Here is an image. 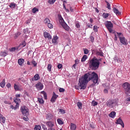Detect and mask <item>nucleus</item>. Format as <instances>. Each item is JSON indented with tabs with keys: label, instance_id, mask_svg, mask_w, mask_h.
Returning <instances> with one entry per match:
<instances>
[{
	"label": "nucleus",
	"instance_id": "nucleus-6",
	"mask_svg": "<svg viewBox=\"0 0 130 130\" xmlns=\"http://www.w3.org/2000/svg\"><path fill=\"white\" fill-rule=\"evenodd\" d=\"M105 25L110 33H112V31H113V30L112 29V28H113V24H112V23H111V21H107L105 23Z\"/></svg>",
	"mask_w": 130,
	"mask_h": 130
},
{
	"label": "nucleus",
	"instance_id": "nucleus-60",
	"mask_svg": "<svg viewBox=\"0 0 130 130\" xmlns=\"http://www.w3.org/2000/svg\"><path fill=\"white\" fill-rule=\"evenodd\" d=\"M6 86L7 88H11V87H12V85H11V83H8Z\"/></svg>",
	"mask_w": 130,
	"mask_h": 130
},
{
	"label": "nucleus",
	"instance_id": "nucleus-46",
	"mask_svg": "<svg viewBox=\"0 0 130 130\" xmlns=\"http://www.w3.org/2000/svg\"><path fill=\"white\" fill-rule=\"evenodd\" d=\"M93 31L95 32H98V26H97V25H94L93 26Z\"/></svg>",
	"mask_w": 130,
	"mask_h": 130
},
{
	"label": "nucleus",
	"instance_id": "nucleus-50",
	"mask_svg": "<svg viewBox=\"0 0 130 130\" xmlns=\"http://www.w3.org/2000/svg\"><path fill=\"white\" fill-rule=\"evenodd\" d=\"M42 127L44 130H47V127H46V125L42 124Z\"/></svg>",
	"mask_w": 130,
	"mask_h": 130
},
{
	"label": "nucleus",
	"instance_id": "nucleus-24",
	"mask_svg": "<svg viewBox=\"0 0 130 130\" xmlns=\"http://www.w3.org/2000/svg\"><path fill=\"white\" fill-rule=\"evenodd\" d=\"M70 128L71 130H76L77 125L75 124L72 123L70 125Z\"/></svg>",
	"mask_w": 130,
	"mask_h": 130
},
{
	"label": "nucleus",
	"instance_id": "nucleus-53",
	"mask_svg": "<svg viewBox=\"0 0 130 130\" xmlns=\"http://www.w3.org/2000/svg\"><path fill=\"white\" fill-rule=\"evenodd\" d=\"M59 112H60L61 113H62L63 114H64V113H66V111H64L63 109H60Z\"/></svg>",
	"mask_w": 130,
	"mask_h": 130
},
{
	"label": "nucleus",
	"instance_id": "nucleus-8",
	"mask_svg": "<svg viewBox=\"0 0 130 130\" xmlns=\"http://www.w3.org/2000/svg\"><path fill=\"white\" fill-rule=\"evenodd\" d=\"M91 52L93 54H96V56H101V57L104 56L103 52L101 50H98L97 49L91 50Z\"/></svg>",
	"mask_w": 130,
	"mask_h": 130
},
{
	"label": "nucleus",
	"instance_id": "nucleus-27",
	"mask_svg": "<svg viewBox=\"0 0 130 130\" xmlns=\"http://www.w3.org/2000/svg\"><path fill=\"white\" fill-rule=\"evenodd\" d=\"M16 6H17V4L15 3H11L9 7L11 9H15L16 8Z\"/></svg>",
	"mask_w": 130,
	"mask_h": 130
},
{
	"label": "nucleus",
	"instance_id": "nucleus-45",
	"mask_svg": "<svg viewBox=\"0 0 130 130\" xmlns=\"http://www.w3.org/2000/svg\"><path fill=\"white\" fill-rule=\"evenodd\" d=\"M47 26L50 29H52V28H53V25H52V24L50 23V22L49 23H48Z\"/></svg>",
	"mask_w": 130,
	"mask_h": 130
},
{
	"label": "nucleus",
	"instance_id": "nucleus-2",
	"mask_svg": "<svg viewBox=\"0 0 130 130\" xmlns=\"http://www.w3.org/2000/svg\"><path fill=\"white\" fill-rule=\"evenodd\" d=\"M88 64L91 70L96 71V70L99 68V66H100V62L98 58H93L88 62Z\"/></svg>",
	"mask_w": 130,
	"mask_h": 130
},
{
	"label": "nucleus",
	"instance_id": "nucleus-51",
	"mask_svg": "<svg viewBox=\"0 0 130 130\" xmlns=\"http://www.w3.org/2000/svg\"><path fill=\"white\" fill-rule=\"evenodd\" d=\"M59 92H60V93H63V92H64V89L62 88H60L59 89Z\"/></svg>",
	"mask_w": 130,
	"mask_h": 130
},
{
	"label": "nucleus",
	"instance_id": "nucleus-58",
	"mask_svg": "<svg viewBox=\"0 0 130 130\" xmlns=\"http://www.w3.org/2000/svg\"><path fill=\"white\" fill-rule=\"evenodd\" d=\"M57 68H58V69H61V68H62V64H58L57 65Z\"/></svg>",
	"mask_w": 130,
	"mask_h": 130
},
{
	"label": "nucleus",
	"instance_id": "nucleus-39",
	"mask_svg": "<svg viewBox=\"0 0 130 130\" xmlns=\"http://www.w3.org/2000/svg\"><path fill=\"white\" fill-rule=\"evenodd\" d=\"M14 101L15 102V103L16 104V105L19 104V102H20L21 101V100H20V99H14Z\"/></svg>",
	"mask_w": 130,
	"mask_h": 130
},
{
	"label": "nucleus",
	"instance_id": "nucleus-34",
	"mask_svg": "<svg viewBox=\"0 0 130 130\" xmlns=\"http://www.w3.org/2000/svg\"><path fill=\"white\" fill-rule=\"evenodd\" d=\"M20 35H21V32H16L15 34V36H14L15 39H17V38H18V37H19V36H20Z\"/></svg>",
	"mask_w": 130,
	"mask_h": 130
},
{
	"label": "nucleus",
	"instance_id": "nucleus-18",
	"mask_svg": "<svg viewBox=\"0 0 130 130\" xmlns=\"http://www.w3.org/2000/svg\"><path fill=\"white\" fill-rule=\"evenodd\" d=\"M40 79V76H39V74H36L34 77L32 78L31 81H38V80Z\"/></svg>",
	"mask_w": 130,
	"mask_h": 130
},
{
	"label": "nucleus",
	"instance_id": "nucleus-19",
	"mask_svg": "<svg viewBox=\"0 0 130 130\" xmlns=\"http://www.w3.org/2000/svg\"><path fill=\"white\" fill-rule=\"evenodd\" d=\"M6 122V117H4L3 115H0V123H5Z\"/></svg>",
	"mask_w": 130,
	"mask_h": 130
},
{
	"label": "nucleus",
	"instance_id": "nucleus-16",
	"mask_svg": "<svg viewBox=\"0 0 130 130\" xmlns=\"http://www.w3.org/2000/svg\"><path fill=\"white\" fill-rule=\"evenodd\" d=\"M57 40H58V37L54 36L53 38L52 39V42L54 44H57Z\"/></svg>",
	"mask_w": 130,
	"mask_h": 130
},
{
	"label": "nucleus",
	"instance_id": "nucleus-14",
	"mask_svg": "<svg viewBox=\"0 0 130 130\" xmlns=\"http://www.w3.org/2000/svg\"><path fill=\"white\" fill-rule=\"evenodd\" d=\"M43 35L45 38H48V39L49 40L51 39L52 38V37H51L50 34L48 33V32H44Z\"/></svg>",
	"mask_w": 130,
	"mask_h": 130
},
{
	"label": "nucleus",
	"instance_id": "nucleus-3",
	"mask_svg": "<svg viewBox=\"0 0 130 130\" xmlns=\"http://www.w3.org/2000/svg\"><path fill=\"white\" fill-rule=\"evenodd\" d=\"M122 87L124 90L125 93L126 95H130V84L127 82H125L122 84Z\"/></svg>",
	"mask_w": 130,
	"mask_h": 130
},
{
	"label": "nucleus",
	"instance_id": "nucleus-13",
	"mask_svg": "<svg viewBox=\"0 0 130 130\" xmlns=\"http://www.w3.org/2000/svg\"><path fill=\"white\" fill-rule=\"evenodd\" d=\"M14 88L16 91H22L23 90V88H21L20 85H18L16 83L14 84Z\"/></svg>",
	"mask_w": 130,
	"mask_h": 130
},
{
	"label": "nucleus",
	"instance_id": "nucleus-36",
	"mask_svg": "<svg viewBox=\"0 0 130 130\" xmlns=\"http://www.w3.org/2000/svg\"><path fill=\"white\" fill-rule=\"evenodd\" d=\"M38 101L41 104H43L44 103V101H43V99L42 98H38Z\"/></svg>",
	"mask_w": 130,
	"mask_h": 130
},
{
	"label": "nucleus",
	"instance_id": "nucleus-11",
	"mask_svg": "<svg viewBox=\"0 0 130 130\" xmlns=\"http://www.w3.org/2000/svg\"><path fill=\"white\" fill-rule=\"evenodd\" d=\"M44 87V86L43 85V84L41 83V82H38L36 85V87L39 91H40V90H42Z\"/></svg>",
	"mask_w": 130,
	"mask_h": 130
},
{
	"label": "nucleus",
	"instance_id": "nucleus-37",
	"mask_svg": "<svg viewBox=\"0 0 130 130\" xmlns=\"http://www.w3.org/2000/svg\"><path fill=\"white\" fill-rule=\"evenodd\" d=\"M57 121L58 124H60V125L63 124V121H62V120H61V119L59 118L57 119Z\"/></svg>",
	"mask_w": 130,
	"mask_h": 130
},
{
	"label": "nucleus",
	"instance_id": "nucleus-64",
	"mask_svg": "<svg viewBox=\"0 0 130 130\" xmlns=\"http://www.w3.org/2000/svg\"><path fill=\"white\" fill-rule=\"evenodd\" d=\"M89 21L90 22V23H93V19H92V18H90V19H89Z\"/></svg>",
	"mask_w": 130,
	"mask_h": 130
},
{
	"label": "nucleus",
	"instance_id": "nucleus-31",
	"mask_svg": "<svg viewBox=\"0 0 130 130\" xmlns=\"http://www.w3.org/2000/svg\"><path fill=\"white\" fill-rule=\"evenodd\" d=\"M87 58V55H84L83 57L81 58V61L82 62L84 61H86V59Z\"/></svg>",
	"mask_w": 130,
	"mask_h": 130
},
{
	"label": "nucleus",
	"instance_id": "nucleus-54",
	"mask_svg": "<svg viewBox=\"0 0 130 130\" xmlns=\"http://www.w3.org/2000/svg\"><path fill=\"white\" fill-rule=\"evenodd\" d=\"M16 47H13L10 49V51L11 52L16 51Z\"/></svg>",
	"mask_w": 130,
	"mask_h": 130
},
{
	"label": "nucleus",
	"instance_id": "nucleus-63",
	"mask_svg": "<svg viewBox=\"0 0 130 130\" xmlns=\"http://www.w3.org/2000/svg\"><path fill=\"white\" fill-rule=\"evenodd\" d=\"M76 27L77 28H80V24H79V23H76Z\"/></svg>",
	"mask_w": 130,
	"mask_h": 130
},
{
	"label": "nucleus",
	"instance_id": "nucleus-28",
	"mask_svg": "<svg viewBox=\"0 0 130 130\" xmlns=\"http://www.w3.org/2000/svg\"><path fill=\"white\" fill-rule=\"evenodd\" d=\"M77 106H78L79 109H82V108L83 107V104H82V103L78 102L77 103Z\"/></svg>",
	"mask_w": 130,
	"mask_h": 130
},
{
	"label": "nucleus",
	"instance_id": "nucleus-35",
	"mask_svg": "<svg viewBox=\"0 0 130 130\" xmlns=\"http://www.w3.org/2000/svg\"><path fill=\"white\" fill-rule=\"evenodd\" d=\"M51 68H52V65L51 64H48L47 67L48 72H51Z\"/></svg>",
	"mask_w": 130,
	"mask_h": 130
},
{
	"label": "nucleus",
	"instance_id": "nucleus-55",
	"mask_svg": "<svg viewBox=\"0 0 130 130\" xmlns=\"http://www.w3.org/2000/svg\"><path fill=\"white\" fill-rule=\"evenodd\" d=\"M21 45H22L23 47H25V46H26V42L25 41L22 42Z\"/></svg>",
	"mask_w": 130,
	"mask_h": 130
},
{
	"label": "nucleus",
	"instance_id": "nucleus-48",
	"mask_svg": "<svg viewBox=\"0 0 130 130\" xmlns=\"http://www.w3.org/2000/svg\"><path fill=\"white\" fill-rule=\"evenodd\" d=\"M31 63L35 67L37 66V62H36V61L34 60L31 61Z\"/></svg>",
	"mask_w": 130,
	"mask_h": 130
},
{
	"label": "nucleus",
	"instance_id": "nucleus-56",
	"mask_svg": "<svg viewBox=\"0 0 130 130\" xmlns=\"http://www.w3.org/2000/svg\"><path fill=\"white\" fill-rule=\"evenodd\" d=\"M108 90H109V89L105 88V89H104V92L105 94H107V93H108Z\"/></svg>",
	"mask_w": 130,
	"mask_h": 130
},
{
	"label": "nucleus",
	"instance_id": "nucleus-42",
	"mask_svg": "<svg viewBox=\"0 0 130 130\" xmlns=\"http://www.w3.org/2000/svg\"><path fill=\"white\" fill-rule=\"evenodd\" d=\"M106 4H107V9H108V10H111V7L110 6V4L109 3H108L107 1H106Z\"/></svg>",
	"mask_w": 130,
	"mask_h": 130
},
{
	"label": "nucleus",
	"instance_id": "nucleus-26",
	"mask_svg": "<svg viewBox=\"0 0 130 130\" xmlns=\"http://www.w3.org/2000/svg\"><path fill=\"white\" fill-rule=\"evenodd\" d=\"M6 85V80L4 79L0 83V86L2 88H4Z\"/></svg>",
	"mask_w": 130,
	"mask_h": 130
},
{
	"label": "nucleus",
	"instance_id": "nucleus-17",
	"mask_svg": "<svg viewBox=\"0 0 130 130\" xmlns=\"http://www.w3.org/2000/svg\"><path fill=\"white\" fill-rule=\"evenodd\" d=\"M46 125H47V126L48 127H50V128L53 127V125H54V124L53 123V121H50L46 122Z\"/></svg>",
	"mask_w": 130,
	"mask_h": 130
},
{
	"label": "nucleus",
	"instance_id": "nucleus-22",
	"mask_svg": "<svg viewBox=\"0 0 130 130\" xmlns=\"http://www.w3.org/2000/svg\"><path fill=\"white\" fill-rule=\"evenodd\" d=\"M102 86L105 89H110V84L109 83L103 84Z\"/></svg>",
	"mask_w": 130,
	"mask_h": 130
},
{
	"label": "nucleus",
	"instance_id": "nucleus-52",
	"mask_svg": "<svg viewBox=\"0 0 130 130\" xmlns=\"http://www.w3.org/2000/svg\"><path fill=\"white\" fill-rule=\"evenodd\" d=\"M66 4H67V1H64L63 2V9H64V10H66V9H67V8H66Z\"/></svg>",
	"mask_w": 130,
	"mask_h": 130
},
{
	"label": "nucleus",
	"instance_id": "nucleus-41",
	"mask_svg": "<svg viewBox=\"0 0 130 130\" xmlns=\"http://www.w3.org/2000/svg\"><path fill=\"white\" fill-rule=\"evenodd\" d=\"M39 11V10L36 8H34L32 9V12L33 13V14H35L36 12H38Z\"/></svg>",
	"mask_w": 130,
	"mask_h": 130
},
{
	"label": "nucleus",
	"instance_id": "nucleus-23",
	"mask_svg": "<svg viewBox=\"0 0 130 130\" xmlns=\"http://www.w3.org/2000/svg\"><path fill=\"white\" fill-rule=\"evenodd\" d=\"M114 60L115 61H117L118 63H121V62H122V59L118 58L116 56L114 58Z\"/></svg>",
	"mask_w": 130,
	"mask_h": 130
},
{
	"label": "nucleus",
	"instance_id": "nucleus-30",
	"mask_svg": "<svg viewBox=\"0 0 130 130\" xmlns=\"http://www.w3.org/2000/svg\"><path fill=\"white\" fill-rule=\"evenodd\" d=\"M41 93L43 94L45 99L46 100L47 99V94L44 91H41Z\"/></svg>",
	"mask_w": 130,
	"mask_h": 130
},
{
	"label": "nucleus",
	"instance_id": "nucleus-59",
	"mask_svg": "<svg viewBox=\"0 0 130 130\" xmlns=\"http://www.w3.org/2000/svg\"><path fill=\"white\" fill-rule=\"evenodd\" d=\"M23 119L25 121H28L29 120V118H28L27 116H26V117H23Z\"/></svg>",
	"mask_w": 130,
	"mask_h": 130
},
{
	"label": "nucleus",
	"instance_id": "nucleus-43",
	"mask_svg": "<svg viewBox=\"0 0 130 130\" xmlns=\"http://www.w3.org/2000/svg\"><path fill=\"white\" fill-rule=\"evenodd\" d=\"M117 36L119 38V39H120V38H121L122 37V34H121V32H117Z\"/></svg>",
	"mask_w": 130,
	"mask_h": 130
},
{
	"label": "nucleus",
	"instance_id": "nucleus-38",
	"mask_svg": "<svg viewBox=\"0 0 130 130\" xmlns=\"http://www.w3.org/2000/svg\"><path fill=\"white\" fill-rule=\"evenodd\" d=\"M86 29H88V28H92V27H93V25L90 23H86Z\"/></svg>",
	"mask_w": 130,
	"mask_h": 130
},
{
	"label": "nucleus",
	"instance_id": "nucleus-57",
	"mask_svg": "<svg viewBox=\"0 0 130 130\" xmlns=\"http://www.w3.org/2000/svg\"><path fill=\"white\" fill-rule=\"evenodd\" d=\"M18 108H19V104L16 105L15 107H14L13 109L14 110H17V109H18Z\"/></svg>",
	"mask_w": 130,
	"mask_h": 130
},
{
	"label": "nucleus",
	"instance_id": "nucleus-5",
	"mask_svg": "<svg viewBox=\"0 0 130 130\" xmlns=\"http://www.w3.org/2000/svg\"><path fill=\"white\" fill-rule=\"evenodd\" d=\"M21 113L24 116H28L29 115V109L25 106H22L20 108Z\"/></svg>",
	"mask_w": 130,
	"mask_h": 130
},
{
	"label": "nucleus",
	"instance_id": "nucleus-25",
	"mask_svg": "<svg viewBox=\"0 0 130 130\" xmlns=\"http://www.w3.org/2000/svg\"><path fill=\"white\" fill-rule=\"evenodd\" d=\"M113 11L114 12V13L115 14H116V15H117V16L118 15H119L120 14V12H119V11H118V9H117L116 8H114L113 9Z\"/></svg>",
	"mask_w": 130,
	"mask_h": 130
},
{
	"label": "nucleus",
	"instance_id": "nucleus-10",
	"mask_svg": "<svg viewBox=\"0 0 130 130\" xmlns=\"http://www.w3.org/2000/svg\"><path fill=\"white\" fill-rule=\"evenodd\" d=\"M58 98V95H56L55 92H53V95L50 100L51 102H52V103H54V102H55V101H56V99H57Z\"/></svg>",
	"mask_w": 130,
	"mask_h": 130
},
{
	"label": "nucleus",
	"instance_id": "nucleus-33",
	"mask_svg": "<svg viewBox=\"0 0 130 130\" xmlns=\"http://www.w3.org/2000/svg\"><path fill=\"white\" fill-rule=\"evenodd\" d=\"M41 129V126L40 125H36L35 126V130H40Z\"/></svg>",
	"mask_w": 130,
	"mask_h": 130
},
{
	"label": "nucleus",
	"instance_id": "nucleus-49",
	"mask_svg": "<svg viewBox=\"0 0 130 130\" xmlns=\"http://www.w3.org/2000/svg\"><path fill=\"white\" fill-rule=\"evenodd\" d=\"M48 3L50 5H53V4L55 3V1H48Z\"/></svg>",
	"mask_w": 130,
	"mask_h": 130
},
{
	"label": "nucleus",
	"instance_id": "nucleus-29",
	"mask_svg": "<svg viewBox=\"0 0 130 130\" xmlns=\"http://www.w3.org/2000/svg\"><path fill=\"white\" fill-rule=\"evenodd\" d=\"M44 23H45V24H48L49 23H50V20L49 19H48V18H46L44 19Z\"/></svg>",
	"mask_w": 130,
	"mask_h": 130
},
{
	"label": "nucleus",
	"instance_id": "nucleus-47",
	"mask_svg": "<svg viewBox=\"0 0 130 130\" xmlns=\"http://www.w3.org/2000/svg\"><path fill=\"white\" fill-rule=\"evenodd\" d=\"M83 51L84 54H88V53H89V50L87 49H83Z\"/></svg>",
	"mask_w": 130,
	"mask_h": 130
},
{
	"label": "nucleus",
	"instance_id": "nucleus-21",
	"mask_svg": "<svg viewBox=\"0 0 130 130\" xmlns=\"http://www.w3.org/2000/svg\"><path fill=\"white\" fill-rule=\"evenodd\" d=\"M24 61H25V60L24 59L20 58L18 59V63L19 64V66H22Z\"/></svg>",
	"mask_w": 130,
	"mask_h": 130
},
{
	"label": "nucleus",
	"instance_id": "nucleus-40",
	"mask_svg": "<svg viewBox=\"0 0 130 130\" xmlns=\"http://www.w3.org/2000/svg\"><path fill=\"white\" fill-rule=\"evenodd\" d=\"M8 54V52H2L1 53V56H7Z\"/></svg>",
	"mask_w": 130,
	"mask_h": 130
},
{
	"label": "nucleus",
	"instance_id": "nucleus-1",
	"mask_svg": "<svg viewBox=\"0 0 130 130\" xmlns=\"http://www.w3.org/2000/svg\"><path fill=\"white\" fill-rule=\"evenodd\" d=\"M98 74L95 72H89L84 75V78L79 79V85H75L76 90H85L86 85L88 84L89 81H92L95 84H98Z\"/></svg>",
	"mask_w": 130,
	"mask_h": 130
},
{
	"label": "nucleus",
	"instance_id": "nucleus-62",
	"mask_svg": "<svg viewBox=\"0 0 130 130\" xmlns=\"http://www.w3.org/2000/svg\"><path fill=\"white\" fill-rule=\"evenodd\" d=\"M77 66V64H74L73 67H72V68H73V70H76V67Z\"/></svg>",
	"mask_w": 130,
	"mask_h": 130
},
{
	"label": "nucleus",
	"instance_id": "nucleus-7",
	"mask_svg": "<svg viewBox=\"0 0 130 130\" xmlns=\"http://www.w3.org/2000/svg\"><path fill=\"white\" fill-rule=\"evenodd\" d=\"M59 22L62 23L61 25L63 28L66 30V31H70L71 30V28L70 26H69V25H67L66 22H64V20H63V18H62V17H61Z\"/></svg>",
	"mask_w": 130,
	"mask_h": 130
},
{
	"label": "nucleus",
	"instance_id": "nucleus-9",
	"mask_svg": "<svg viewBox=\"0 0 130 130\" xmlns=\"http://www.w3.org/2000/svg\"><path fill=\"white\" fill-rule=\"evenodd\" d=\"M120 43L123 44V45H127V40L124 38V37H122L120 38L119 39Z\"/></svg>",
	"mask_w": 130,
	"mask_h": 130
},
{
	"label": "nucleus",
	"instance_id": "nucleus-44",
	"mask_svg": "<svg viewBox=\"0 0 130 130\" xmlns=\"http://www.w3.org/2000/svg\"><path fill=\"white\" fill-rule=\"evenodd\" d=\"M92 105L93 106H96V105H98V103L97 102H95V101H92Z\"/></svg>",
	"mask_w": 130,
	"mask_h": 130
},
{
	"label": "nucleus",
	"instance_id": "nucleus-4",
	"mask_svg": "<svg viewBox=\"0 0 130 130\" xmlns=\"http://www.w3.org/2000/svg\"><path fill=\"white\" fill-rule=\"evenodd\" d=\"M106 103L107 106L109 108H113L116 105H117V102L115 100H109Z\"/></svg>",
	"mask_w": 130,
	"mask_h": 130
},
{
	"label": "nucleus",
	"instance_id": "nucleus-15",
	"mask_svg": "<svg viewBox=\"0 0 130 130\" xmlns=\"http://www.w3.org/2000/svg\"><path fill=\"white\" fill-rule=\"evenodd\" d=\"M46 118L48 120H51L53 118V115L50 113H49L46 114Z\"/></svg>",
	"mask_w": 130,
	"mask_h": 130
},
{
	"label": "nucleus",
	"instance_id": "nucleus-20",
	"mask_svg": "<svg viewBox=\"0 0 130 130\" xmlns=\"http://www.w3.org/2000/svg\"><path fill=\"white\" fill-rule=\"evenodd\" d=\"M115 115H116V113L115 111H112L109 114V116L111 117V118H114Z\"/></svg>",
	"mask_w": 130,
	"mask_h": 130
},
{
	"label": "nucleus",
	"instance_id": "nucleus-32",
	"mask_svg": "<svg viewBox=\"0 0 130 130\" xmlns=\"http://www.w3.org/2000/svg\"><path fill=\"white\" fill-rule=\"evenodd\" d=\"M102 16H103V17L104 18V19H106L107 18H108L109 16V14L104 13Z\"/></svg>",
	"mask_w": 130,
	"mask_h": 130
},
{
	"label": "nucleus",
	"instance_id": "nucleus-12",
	"mask_svg": "<svg viewBox=\"0 0 130 130\" xmlns=\"http://www.w3.org/2000/svg\"><path fill=\"white\" fill-rule=\"evenodd\" d=\"M117 124H120L122 127H124V124L123 123V122L122 121V120L121 119V118L119 117L117 120V122L116 123Z\"/></svg>",
	"mask_w": 130,
	"mask_h": 130
},
{
	"label": "nucleus",
	"instance_id": "nucleus-61",
	"mask_svg": "<svg viewBox=\"0 0 130 130\" xmlns=\"http://www.w3.org/2000/svg\"><path fill=\"white\" fill-rule=\"evenodd\" d=\"M90 39L91 40V42H94V37H93V36H91L90 37Z\"/></svg>",
	"mask_w": 130,
	"mask_h": 130
}]
</instances>
